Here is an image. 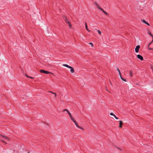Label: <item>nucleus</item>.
<instances>
[{
	"label": "nucleus",
	"mask_w": 153,
	"mask_h": 153,
	"mask_svg": "<svg viewBox=\"0 0 153 153\" xmlns=\"http://www.w3.org/2000/svg\"><path fill=\"white\" fill-rule=\"evenodd\" d=\"M40 72L41 73H44L45 74H51L52 73L48 71H47L44 70H40Z\"/></svg>",
	"instance_id": "1"
},
{
	"label": "nucleus",
	"mask_w": 153,
	"mask_h": 153,
	"mask_svg": "<svg viewBox=\"0 0 153 153\" xmlns=\"http://www.w3.org/2000/svg\"><path fill=\"white\" fill-rule=\"evenodd\" d=\"M94 4H95L96 7H97L100 10H102V9L100 7L99 4L96 2H94Z\"/></svg>",
	"instance_id": "2"
},
{
	"label": "nucleus",
	"mask_w": 153,
	"mask_h": 153,
	"mask_svg": "<svg viewBox=\"0 0 153 153\" xmlns=\"http://www.w3.org/2000/svg\"><path fill=\"white\" fill-rule=\"evenodd\" d=\"M140 48L139 45H137L135 48V51L136 53H138L139 52V50Z\"/></svg>",
	"instance_id": "3"
},
{
	"label": "nucleus",
	"mask_w": 153,
	"mask_h": 153,
	"mask_svg": "<svg viewBox=\"0 0 153 153\" xmlns=\"http://www.w3.org/2000/svg\"><path fill=\"white\" fill-rule=\"evenodd\" d=\"M137 57L138 59H140L141 61L143 60V56L140 55H139V54L137 55Z\"/></svg>",
	"instance_id": "4"
},
{
	"label": "nucleus",
	"mask_w": 153,
	"mask_h": 153,
	"mask_svg": "<svg viewBox=\"0 0 153 153\" xmlns=\"http://www.w3.org/2000/svg\"><path fill=\"white\" fill-rule=\"evenodd\" d=\"M69 68L71 69L70 72L72 73H73L74 72V70L73 68L71 66H70Z\"/></svg>",
	"instance_id": "5"
},
{
	"label": "nucleus",
	"mask_w": 153,
	"mask_h": 153,
	"mask_svg": "<svg viewBox=\"0 0 153 153\" xmlns=\"http://www.w3.org/2000/svg\"><path fill=\"white\" fill-rule=\"evenodd\" d=\"M142 22L143 23L146 24H147V25H148L149 26L150 25L149 23H147L145 20H144V19L142 20Z\"/></svg>",
	"instance_id": "6"
},
{
	"label": "nucleus",
	"mask_w": 153,
	"mask_h": 153,
	"mask_svg": "<svg viewBox=\"0 0 153 153\" xmlns=\"http://www.w3.org/2000/svg\"><path fill=\"white\" fill-rule=\"evenodd\" d=\"M110 115H112V116H114V117H115V118L116 119H118V118L113 113H110Z\"/></svg>",
	"instance_id": "7"
},
{
	"label": "nucleus",
	"mask_w": 153,
	"mask_h": 153,
	"mask_svg": "<svg viewBox=\"0 0 153 153\" xmlns=\"http://www.w3.org/2000/svg\"><path fill=\"white\" fill-rule=\"evenodd\" d=\"M65 21L70 26V27L71 26V23L69 22L68 20V19L66 20H65Z\"/></svg>",
	"instance_id": "8"
},
{
	"label": "nucleus",
	"mask_w": 153,
	"mask_h": 153,
	"mask_svg": "<svg viewBox=\"0 0 153 153\" xmlns=\"http://www.w3.org/2000/svg\"><path fill=\"white\" fill-rule=\"evenodd\" d=\"M0 136L3 137L4 139L9 140V138L7 137L4 136L2 135H0Z\"/></svg>",
	"instance_id": "9"
},
{
	"label": "nucleus",
	"mask_w": 153,
	"mask_h": 153,
	"mask_svg": "<svg viewBox=\"0 0 153 153\" xmlns=\"http://www.w3.org/2000/svg\"><path fill=\"white\" fill-rule=\"evenodd\" d=\"M120 123H119V127L120 128H122V125L123 124V122L121 121L120 120L119 121Z\"/></svg>",
	"instance_id": "10"
},
{
	"label": "nucleus",
	"mask_w": 153,
	"mask_h": 153,
	"mask_svg": "<svg viewBox=\"0 0 153 153\" xmlns=\"http://www.w3.org/2000/svg\"><path fill=\"white\" fill-rule=\"evenodd\" d=\"M85 27L86 29L88 31V32H90V30L88 29V26L87 25V24L86 23H85Z\"/></svg>",
	"instance_id": "11"
},
{
	"label": "nucleus",
	"mask_w": 153,
	"mask_h": 153,
	"mask_svg": "<svg viewBox=\"0 0 153 153\" xmlns=\"http://www.w3.org/2000/svg\"><path fill=\"white\" fill-rule=\"evenodd\" d=\"M71 120L74 123H75L76 122V121L74 120V118L72 117H70Z\"/></svg>",
	"instance_id": "12"
},
{
	"label": "nucleus",
	"mask_w": 153,
	"mask_h": 153,
	"mask_svg": "<svg viewBox=\"0 0 153 153\" xmlns=\"http://www.w3.org/2000/svg\"><path fill=\"white\" fill-rule=\"evenodd\" d=\"M63 65L64 66H65V67H66L68 68H69L70 67V66H69V65H67V64H64Z\"/></svg>",
	"instance_id": "13"
},
{
	"label": "nucleus",
	"mask_w": 153,
	"mask_h": 153,
	"mask_svg": "<svg viewBox=\"0 0 153 153\" xmlns=\"http://www.w3.org/2000/svg\"><path fill=\"white\" fill-rule=\"evenodd\" d=\"M101 10L106 15H109L108 14V13H107L106 12H105L104 10L103 9H102V10Z\"/></svg>",
	"instance_id": "14"
},
{
	"label": "nucleus",
	"mask_w": 153,
	"mask_h": 153,
	"mask_svg": "<svg viewBox=\"0 0 153 153\" xmlns=\"http://www.w3.org/2000/svg\"><path fill=\"white\" fill-rule=\"evenodd\" d=\"M148 33L149 34L150 36H151L152 38V40H153V35L152 34V33H151V32H148Z\"/></svg>",
	"instance_id": "15"
},
{
	"label": "nucleus",
	"mask_w": 153,
	"mask_h": 153,
	"mask_svg": "<svg viewBox=\"0 0 153 153\" xmlns=\"http://www.w3.org/2000/svg\"><path fill=\"white\" fill-rule=\"evenodd\" d=\"M117 70L118 71V72H119V75H120V76H121V72H120V70H119V69L118 68H117Z\"/></svg>",
	"instance_id": "16"
},
{
	"label": "nucleus",
	"mask_w": 153,
	"mask_h": 153,
	"mask_svg": "<svg viewBox=\"0 0 153 153\" xmlns=\"http://www.w3.org/2000/svg\"><path fill=\"white\" fill-rule=\"evenodd\" d=\"M120 76V77L121 78V79L123 80V81H125V82H126V79H124V78H123L121 76H121Z\"/></svg>",
	"instance_id": "17"
},
{
	"label": "nucleus",
	"mask_w": 153,
	"mask_h": 153,
	"mask_svg": "<svg viewBox=\"0 0 153 153\" xmlns=\"http://www.w3.org/2000/svg\"><path fill=\"white\" fill-rule=\"evenodd\" d=\"M63 18L65 21L67 19V17L65 16H63Z\"/></svg>",
	"instance_id": "18"
},
{
	"label": "nucleus",
	"mask_w": 153,
	"mask_h": 153,
	"mask_svg": "<svg viewBox=\"0 0 153 153\" xmlns=\"http://www.w3.org/2000/svg\"><path fill=\"white\" fill-rule=\"evenodd\" d=\"M67 113H68V115H69L70 117H72V115H71V114L70 113V112L68 111V112H67Z\"/></svg>",
	"instance_id": "19"
},
{
	"label": "nucleus",
	"mask_w": 153,
	"mask_h": 153,
	"mask_svg": "<svg viewBox=\"0 0 153 153\" xmlns=\"http://www.w3.org/2000/svg\"><path fill=\"white\" fill-rule=\"evenodd\" d=\"M67 113H68V115H69L70 117H72V115H71V114L70 113V112L68 111V112H67Z\"/></svg>",
	"instance_id": "20"
},
{
	"label": "nucleus",
	"mask_w": 153,
	"mask_h": 153,
	"mask_svg": "<svg viewBox=\"0 0 153 153\" xmlns=\"http://www.w3.org/2000/svg\"><path fill=\"white\" fill-rule=\"evenodd\" d=\"M67 113H68V115H69L70 117H72V115H71V114L70 113V112L68 111V112H67Z\"/></svg>",
	"instance_id": "21"
},
{
	"label": "nucleus",
	"mask_w": 153,
	"mask_h": 153,
	"mask_svg": "<svg viewBox=\"0 0 153 153\" xmlns=\"http://www.w3.org/2000/svg\"><path fill=\"white\" fill-rule=\"evenodd\" d=\"M130 73V75L131 77H132V72L131 71H129Z\"/></svg>",
	"instance_id": "22"
},
{
	"label": "nucleus",
	"mask_w": 153,
	"mask_h": 153,
	"mask_svg": "<svg viewBox=\"0 0 153 153\" xmlns=\"http://www.w3.org/2000/svg\"><path fill=\"white\" fill-rule=\"evenodd\" d=\"M75 123V124L76 126L78 128L79 127V126L78 123H77L76 122H76H75V123Z\"/></svg>",
	"instance_id": "23"
},
{
	"label": "nucleus",
	"mask_w": 153,
	"mask_h": 153,
	"mask_svg": "<svg viewBox=\"0 0 153 153\" xmlns=\"http://www.w3.org/2000/svg\"><path fill=\"white\" fill-rule=\"evenodd\" d=\"M49 92H50V93H52V94H55V97H56V94L55 93H53V92H51V91H49Z\"/></svg>",
	"instance_id": "24"
},
{
	"label": "nucleus",
	"mask_w": 153,
	"mask_h": 153,
	"mask_svg": "<svg viewBox=\"0 0 153 153\" xmlns=\"http://www.w3.org/2000/svg\"><path fill=\"white\" fill-rule=\"evenodd\" d=\"M97 31H98V33L100 35H101V32L100 31V30H97Z\"/></svg>",
	"instance_id": "25"
},
{
	"label": "nucleus",
	"mask_w": 153,
	"mask_h": 153,
	"mask_svg": "<svg viewBox=\"0 0 153 153\" xmlns=\"http://www.w3.org/2000/svg\"><path fill=\"white\" fill-rule=\"evenodd\" d=\"M153 42V40H152V41L150 43H149V44H148V47H149V45L151 44V43Z\"/></svg>",
	"instance_id": "26"
},
{
	"label": "nucleus",
	"mask_w": 153,
	"mask_h": 153,
	"mask_svg": "<svg viewBox=\"0 0 153 153\" xmlns=\"http://www.w3.org/2000/svg\"><path fill=\"white\" fill-rule=\"evenodd\" d=\"M26 76L27 77H28V78H31V79H33V77H31L30 76H27V75H26Z\"/></svg>",
	"instance_id": "27"
},
{
	"label": "nucleus",
	"mask_w": 153,
	"mask_h": 153,
	"mask_svg": "<svg viewBox=\"0 0 153 153\" xmlns=\"http://www.w3.org/2000/svg\"><path fill=\"white\" fill-rule=\"evenodd\" d=\"M78 128H80V129H82V130H84L83 128L81 126H79Z\"/></svg>",
	"instance_id": "28"
},
{
	"label": "nucleus",
	"mask_w": 153,
	"mask_h": 153,
	"mask_svg": "<svg viewBox=\"0 0 153 153\" xmlns=\"http://www.w3.org/2000/svg\"><path fill=\"white\" fill-rule=\"evenodd\" d=\"M66 111L67 112L68 111V109H64L63 110V111Z\"/></svg>",
	"instance_id": "29"
},
{
	"label": "nucleus",
	"mask_w": 153,
	"mask_h": 153,
	"mask_svg": "<svg viewBox=\"0 0 153 153\" xmlns=\"http://www.w3.org/2000/svg\"><path fill=\"white\" fill-rule=\"evenodd\" d=\"M89 44H90V45H91V46H92H92H93V43H92V42H90V43H89Z\"/></svg>",
	"instance_id": "30"
},
{
	"label": "nucleus",
	"mask_w": 153,
	"mask_h": 153,
	"mask_svg": "<svg viewBox=\"0 0 153 153\" xmlns=\"http://www.w3.org/2000/svg\"><path fill=\"white\" fill-rule=\"evenodd\" d=\"M148 48L149 49V50H153V48H149V47H148Z\"/></svg>",
	"instance_id": "31"
},
{
	"label": "nucleus",
	"mask_w": 153,
	"mask_h": 153,
	"mask_svg": "<svg viewBox=\"0 0 153 153\" xmlns=\"http://www.w3.org/2000/svg\"><path fill=\"white\" fill-rule=\"evenodd\" d=\"M1 141L3 143H6V144H7V143L6 142H5L4 141V140H1Z\"/></svg>",
	"instance_id": "32"
},
{
	"label": "nucleus",
	"mask_w": 153,
	"mask_h": 153,
	"mask_svg": "<svg viewBox=\"0 0 153 153\" xmlns=\"http://www.w3.org/2000/svg\"><path fill=\"white\" fill-rule=\"evenodd\" d=\"M116 147L118 149H120V150H122V149H120V148H118V147H117V146H116Z\"/></svg>",
	"instance_id": "33"
},
{
	"label": "nucleus",
	"mask_w": 153,
	"mask_h": 153,
	"mask_svg": "<svg viewBox=\"0 0 153 153\" xmlns=\"http://www.w3.org/2000/svg\"><path fill=\"white\" fill-rule=\"evenodd\" d=\"M110 82V84L111 85V86H112V84H111V82Z\"/></svg>",
	"instance_id": "34"
},
{
	"label": "nucleus",
	"mask_w": 153,
	"mask_h": 153,
	"mask_svg": "<svg viewBox=\"0 0 153 153\" xmlns=\"http://www.w3.org/2000/svg\"><path fill=\"white\" fill-rule=\"evenodd\" d=\"M106 90L107 91H108V90L107 89H106Z\"/></svg>",
	"instance_id": "35"
},
{
	"label": "nucleus",
	"mask_w": 153,
	"mask_h": 153,
	"mask_svg": "<svg viewBox=\"0 0 153 153\" xmlns=\"http://www.w3.org/2000/svg\"><path fill=\"white\" fill-rule=\"evenodd\" d=\"M152 69H153V68H152Z\"/></svg>",
	"instance_id": "36"
},
{
	"label": "nucleus",
	"mask_w": 153,
	"mask_h": 153,
	"mask_svg": "<svg viewBox=\"0 0 153 153\" xmlns=\"http://www.w3.org/2000/svg\"><path fill=\"white\" fill-rule=\"evenodd\" d=\"M28 153H30V152H28Z\"/></svg>",
	"instance_id": "37"
}]
</instances>
